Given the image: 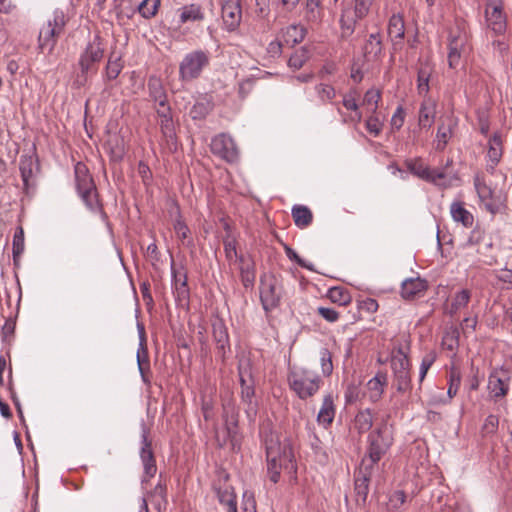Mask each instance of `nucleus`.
<instances>
[{
    "mask_svg": "<svg viewBox=\"0 0 512 512\" xmlns=\"http://www.w3.org/2000/svg\"><path fill=\"white\" fill-rule=\"evenodd\" d=\"M148 91L150 98L156 104V108L169 106L167 103V94L160 79L150 77L148 81Z\"/></svg>",
    "mask_w": 512,
    "mask_h": 512,
    "instance_id": "bb28decb",
    "label": "nucleus"
},
{
    "mask_svg": "<svg viewBox=\"0 0 512 512\" xmlns=\"http://www.w3.org/2000/svg\"><path fill=\"white\" fill-rule=\"evenodd\" d=\"M239 380L241 384V400L245 405V411L249 417L257 413V402L255 401V388L252 380L249 365L239 366Z\"/></svg>",
    "mask_w": 512,
    "mask_h": 512,
    "instance_id": "1a4fd4ad",
    "label": "nucleus"
},
{
    "mask_svg": "<svg viewBox=\"0 0 512 512\" xmlns=\"http://www.w3.org/2000/svg\"><path fill=\"white\" fill-rule=\"evenodd\" d=\"M160 5V0H143L138 5V12L146 19L156 15Z\"/></svg>",
    "mask_w": 512,
    "mask_h": 512,
    "instance_id": "09e8293b",
    "label": "nucleus"
},
{
    "mask_svg": "<svg viewBox=\"0 0 512 512\" xmlns=\"http://www.w3.org/2000/svg\"><path fill=\"white\" fill-rule=\"evenodd\" d=\"M471 299V291L468 289H462L461 291L457 292L455 296L453 297L451 307L449 310V314L453 316L456 314L460 309L466 307Z\"/></svg>",
    "mask_w": 512,
    "mask_h": 512,
    "instance_id": "37998d69",
    "label": "nucleus"
},
{
    "mask_svg": "<svg viewBox=\"0 0 512 512\" xmlns=\"http://www.w3.org/2000/svg\"><path fill=\"white\" fill-rule=\"evenodd\" d=\"M373 425V414L370 409H365L357 413L353 422V429L358 434L368 432Z\"/></svg>",
    "mask_w": 512,
    "mask_h": 512,
    "instance_id": "4c0bfd02",
    "label": "nucleus"
},
{
    "mask_svg": "<svg viewBox=\"0 0 512 512\" xmlns=\"http://www.w3.org/2000/svg\"><path fill=\"white\" fill-rule=\"evenodd\" d=\"M442 345L450 350L454 351L458 348L459 345V332L457 329H451L447 331L442 339Z\"/></svg>",
    "mask_w": 512,
    "mask_h": 512,
    "instance_id": "5fc2aeb1",
    "label": "nucleus"
},
{
    "mask_svg": "<svg viewBox=\"0 0 512 512\" xmlns=\"http://www.w3.org/2000/svg\"><path fill=\"white\" fill-rule=\"evenodd\" d=\"M267 470L273 483L279 481L281 469L294 470V453L288 442L281 443L270 435L265 439Z\"/></svg>",
    "mask_w": 512,
    "mask_h": 512,
    "instance_id": "f257e3e1",
    "label": "nucleus"
},
{
    "mask_svg": "<svg viewBox=\"0 0 512 512\" xmlns=\"http://www.w3.org/2000/svg\"><path fill=\"white\" fill-rule=\"evenodd\" d=\"M434 71L432 63L428 60H420L417 71V89L419 94L426 95L429 92V81Z\"/></svg>",
    "mask_w": 512,
    "mask_h": 512,
    "instance_id": "393cba45",
    "label": "nucleus"
},
{
    "mask_svg": "<svg viewBox=\"0 0 512 512\" xmlns=\"http://www.w3.org/2000/svg\"><path fill=\"white\" fill-rule=\"evenodd\" d=\"M435 113L434 102L430 100L424 101L419 109V126L425 129L430 128L434 123Z\"/></svg>",
    "mask_w": 512,
    "mask_h": 512,
    "instance_id": "f704fd0d",
    "label": "nucleus"
},
{
    "mask_svg": "<svg viewBox=\"0 0 512 512\" xmlns=\"http://www.w3.org/2000/svg\"><path fill=\"white\" fill-rule=\"evenodd\" d=\"M317 97L323 104L333 103L336 97V90L332 85L319 83L315 86Z\"/></svg>",
    "mask_w": 512,
    "mask_h": 512,
    "instance_id": "a18cd8bd",
    "label": "nucleus"
},
{
    "mask_svg": "<svg viewBox=\"0 0 512 512\" xmlns=\"http://www.w3.org/2000/svg\"><path fill=\"white\" fill-rule=\"evenodd\" d=\"M66 16L62 10H55L52 18L48 19L47 23L40 29L38 42L39 48L44 51L48 49L52 52L58 38L64 33L66 26Z\"/></svg>",
    "mask_w": 512,
    "mask_h": 512,
    "instance_id": "39448f33",
    "label": "nucleus"
},
{
    "mask_svg": "<svg viewBox=\"0 0 512 512\" xmlns=\"http://www.w3.org/2000/svg\"><path fill=\"white\" fill-rule=\"evenodd\" d=\"M391 367L394 373H401L402 371L410 372V361L402 347L393 349Z\"/></svg>",
    "mask_w": 512,
    "mask_h": 512,
    "instance_id": "c9c22d12",
    "label": "nucleus"
},
{
    "mask_svg": "<svg viewBox=\"0 0 512 512\" xmlns=\"http://www.w3.org/2000/svg\"><path fill=\"white\" fill-rule=\"evenodd\" d=\"M335 416V407L333 403V397L329 394L324 397L322 407L317 415V421L319 424L327 427L333 422Z\"/></svg>",
    "mask_w": 512,
    "mask_h": 512,
    "instance_id": "72a5a7b5",
    "label": "nucleus"
},
{
    "mask_svg": "<svg viewBox=\"0 0 512 512\" xmlns=\"http://www.w3.org/2000/svg\"><path fill=\"white\" fill-rule=\"evenodd\" d=\"M394 377L398 392L405 393L411 388L410 372L402 371L401 373H394Z\"/></svg>",
    "mask_w": 512,
    "mask_h": 512,
    "instance_id": "603ef678",
    "label": "nucleus"
},
{
    "mask_svg": "<svg viewBox=\"0 0 512 512\" xmlns=\"http://www.w3.org/2000/svg\"><path fill=\"white\" fill-rule=\"evenodd\" d=\"M435 359H436V355L433 352H430L423 357L421 366H420V381H422L424 379L429 368L434 363Z\"/></svg>",
    "mask_w": 512,
    "mask_h": 512,
    "instance_id": "e2e57ef3",
    "label": "nucleus"
},
{
    "mask_svg": "<svg viewBox=\"0 0 512 512\" xmlns=\"http://www.w3.org/2000/svg\"><path fill=\"white\" fill-rule=\"evenodd\" d=\"M355 94H356L355 91H350L349 93L344 95L342 104L347 110H351V111L358 110L359 107L356 102Z\"/></svg>",
    "mask_w": 512,
    "mask_h": 512,
    "instance_id": "774afa93",
    "label": "nucleus"
},
{
    "mask_svg": "<svg viewBox=\"0 0 512 512\" xmlns=\"http://www.w3.org/2000/svg\"><path fill=\"white\" fill-rule=\"evenodd\" d=\"M171 274L174 294L178 301H187L190 296V290L187 283V272L184 267L176 268L174 260H171Z\"/></svg>",
    "mask_w": 512,
    "mask_h": 512,
    "instance_id": "f3484780",
    "label": "nucleus"
},
{
    "mask_svg": "<svg viewBox=\"0 0 512 512\" xmlns=\"http://www.w3.org/2000/svg\"><path fill=\"white\" fill-rule=\"evenodd\" d=\"M156 112L160 118L159 125L163 137L170 147H176L175 125L171 116L170 106L156 108Z\"/></svg>",
    "mask_w": 512,
    "mask_h": 512,
    "instance_id": "a211bd4d",
    "label": "nucleus"
},
{
    "mask_svg": "<svg viewBox=\"0 0 512 512\" xmlns=\"http://www.w3.org/2000/svg\"><path fill=\"white\" fill-rule=\"evenodd\" d=\"M503 154V142L502 136L499 132H495L488 141V151L487 157L489 159L490 164L488 165V170H494V168L498 165L502 158Z\"/></svg>",
    "mask_w": 512,
    "mask_h": 512,
    "instance_id": "5701e85b",
    "label": "nucleus"
},
{
    "mask_svg": "<svg viewBox=\"0 0 512 512\" xmlns=\"http://www.w3.org/2000/svg\"><path fill=\"white\" fill-rule=\"evenodd\" d=\"M380 98L379 90L370 89L364 95L363 104L372 107V111L375 112Z\"/></svg>",
    "mask_w": 512,
    "mask_h": 512,
    "instance_id": "bf43d9fd",
    "label": "nucleus"
},
{
    "mask_svg": "<svg viewBox=\"0 0 512 512\" xmlns=\"http://www.w3.org/2000/svg\"><path fill=\"white\" fill-rule=\"evenodd\" d=\"M240 276L244 287L248 288L254 284L256 273L255 263L251 257L239 256Z\"/></svg>",
    "mask_w": 512,
    "mask_h": 512,
    "instance_id": "c756f323",
    "label": "nucleus"
},
{
    "mask_svg": "<svg viewBox=\"0 0 512 512\" xmlns=\"http://www.w3.org/2000/svg\"><path fill=\"white\" fill-rule=\"evenodd\" d=\"M318 314L331 323L336 322L339 319V313L332 308L319 307Z\"/></svg>",
    "mask_w": 512,
    "mask_h": 512,
    "instance_id": "338daca9",
    "label": "nucleus"
},
{
    "mask_svg": "<svg viewBox=\"0 0 512 512\" xmlns=\"http://www.w3.org/2000/svg\"><path fill=\"white\" fill-rule=\"evenodd\" d=\"M211 152L228 163L239 160V149L233 138L225 133L215 136L210 144Z\"/></svg>",
    "mask_w": 512,
    "mask_h": 512,
    "instance_id": "9d476101",
    "label": "nucleus"
},
{
    "mask_svg": "<svg viewBox=\"0 0 512 512\" xmlns=\"http://www.w3.org/2000/svg\"><path fill=\"white\" fill-rule=\"evenodd\" d=\"M373 473V469H365L364 465L360 464L359 467V475L355 479V492L357 496V501H362L365 503L368 492H369V482Z\"/></svg>",
    "mask_w": 512,
    "mask_h": 512,
    "instance_id": "b1692460",
    "label": "nucleus"
},
{
    "mask_svg": "<svg viewBox=\"0 0 512 512\" xmlns=\"http://www.w3.org/2000/svg\"><path fill=\"white\" fill-rule=\"evenodd\" d=\"M405 166L407 170L416 177L434 184L446 177L443 171L430 169L427 165L424 164L420 157L407 159L405 161Z\"/></svg>",
    "mask_w": 512,
    "mask_h": 512,
    "instance_id": "9b49d317",
    "label": "nucleus"
},
{
    "mask_svg": "<svg viewBox=\"0 0 512 512\" xmlns=\"http://www.w3.org/2000/svg\"><path fill=\"white\" fill-rule=\"evenodd\" d=\"M485 15L488 27L495 34H502L505 32L507 23L506 17L503 13V6L501 0H494L492 2L487 3Z\"/></svg>",
    "mask_w": 512,
    "mask_h": 512,
    "instance_id": "f8f14e48",
    "label": "nucleus"
},
{
    "mask_svg": "<svg viewBox=\"0 0 512 512\" xmlns=\"http://www.w3.org/2000/svg\"><path fill=\"white\" fill-rule=\"evenodd\" d=\"M142 447L140 451V457L144 466V472L148 478L153 477L157 471L154 453L152 450V442L149 439V429L142 426Z\"/></svg>",
    "mask_w": 512,
    "mask_h": 512,
    "instance_id": "2eb2a0df",
    "label": "nucleus"
},
{
    "mask_svg": "<svg viewBox=\"0 0 512 512\" xmlns=\"http://www.w3.org/2000/svg\"><path fill=\"white\" fill-rule=\"evenodd\" d=\"M137 363L143 382L149 384L150 379L148 377V373H150V362L148 359L147 348L143 343L140 344V348L137 352Z\"/></svg>",
    "mask_w": 512,
    "mask_h": 512,
    "instance_id": "a19ab883",
    "label": "nucleus"
},
{
    "mask_svg": "<svg viewBox=\"0 0 512 512\" xmlns=\"http://www.w3.org/2000/svg\"><path fill=\"white\" fill-rule=\"evenodd\" d=\"M371 4L372 0H355V9L352 12L356 18L362 19L368 14Z\"/></svg>",
    "mask_w": 512,
    "mask_h": 512,
    "instance_id": "052dcab7",
    "label": "nucleus"
},
{
    "mask_svg": "<svg viewBox=\"0 0 512 512\" xmlns=\"http://www.w3.org/2000/svg\"><path fill=\"white\" fill-rule=\"evenodd\" d=\"M12 252H13V261L14 264L17 265L22 253L25 249V242H24V230L22 227H18L14 236H13V243H12Z\"/></svg>",
    "mask_w": 512,
    "mask_h": 512,
    "instance_id": "c03bdc74",
    "label": "nucleus"
},
{
    "mask_svg": "<svg viewBox=\"0 0 512 512\" xmlns=\"http://www.w3.org/2000/svg\"><path fill=\"white\" fill-rule=\"evenodd\" d=\"M209 63V51L198 49L187 53L179 64L180 80L189 82L197 79Z\"/></svg>",
    "mask_w": 512,
    "mask_h": 512,
    "instance_id": "423d86ee",
    "label": "nucleus"
},
{
    "mask_svg": "<svg viewBox=\"0 0 512 512\" xmlns=\"http://www.w3.org/2000/svg\"><path fill=\"white\" fill-rule=\"evenodd\" d=\"M105 52V45L103 39L99 34H96L92 41H90L84 51L79 57V67L83 73H96L94 65L99 63Z\"/></svg>",
    "mask_w": 512,
    "mask_h": 512,
    "instance_id": "6e6552de",
    "label": "nucleus"
},
{
    "mask_svg": "<svg viewBox=\"0 0 512 512\" xmlns=\"http://www.w3.org/2000/svg\"><path fill=\"white\" fill-rule=\"evenodd\" d=\"M235 512H256V502L252 493L244 492L240 509L238 510L236 504Z\"/></svg>",
    "mask_w": 512,
    "mask_h": 512,
    "instance_id": "4d7b16f0",
    "label": "nucleus"
},
{
    "mask_svg": "<svg viewBox=\"0 0 512 512\" xmlns=\"http://www.w3.org/2000/svg\"><path fill=\"white\" fill-rule=\"evenodd\" d=\"M283 248H284L285 254L289 258V260L296 262L302 268H305L310 271H314L313 264L308 263L304 259H302L297 254V252L294 249H292L289 245L283 244Z\"/></svg>",
    "mask_w": 512,
    "mask_h": 512,
    "instance_id": "6e6d98bb",
    "label": "nucleus"
},
{
    "mask_svg": "<svg viewBox=\"0 0 512 512\" xmlns=\"http://www.w3.org/2000/svg\"><path fill=\"white\" fill-rule=\"evenodd\" d=\"M466 40L464 37H452L449 42L448 65L456 69L460 65L462 52L465 50Z\"/></svg>",
    "mask_w": 512,
    "mask_h": 512,
    "instance_id": "cd10ccee",
    "label": "nucleus"
},
{
    "mask_svg": "<svg viewBox=\"0 0 512 512\" xmlns=\"http://www.w3.org/2000/svg\"><path fill=\"white\" fill-rule=\"evenodd\" d=\"M310 55L307 49L304 47L296 50L288 59V66L294 70H298L303 67Z\"/></svg>",
    "mask_w": 512,
    "mask_h": 512,
    "instance_id": "de8ad7c7",
    "label": "nucleus"
},
{
    "mask_svg": "<svg viewBox=\"0 0 512 512\" xmlns=\"http://www.w3.org/2000/svg\"><path fill=\"white\" fill-rule=\"evenodd\" d=\"M222 19L228 31L236 30L242 20L241 0H224L222 3Z\"/></svg>",
    "mask_w": 512,
    "mask_h": 512,
    "instance_id": "4468645a",
    "label": "nucleus"
},
{
    "mask_svg": "<svg viewBox=\"0 0 512 512\" xmlns=\"http://www.w3.org/2000/svg\"><path fill=\"white\" fill-rule=\"evenodd\" d=\"M364 56L367 61H376L378 60L383 51V45L380 33H372L369 35L365 45H364Z\"/></svg>",
    "mask_w": 512,
    "mask_h": 512,
    "instance_id": "c85d7f7f",
    "label": "nucleus"
},
{
    "mask_svg": "<svg viewBox=\"0 0 512 512\" xmlns=\"http://www.w3.org/2000/svg\"><path fill=\"white\" fill-rule=\"evenodd\" d=\"M255 13L260 19H266L270 14L269 0H255Z\"/></svg>",
    "mask_w": 512,
    "mask_h": 512,
    "instance_id": "0e129e2a",
    "label": "nucleus"
},
{
    "mask_svg": "<svg viewBox=\"0 0 512 512\" xmlns=\"http://www.w3.org/2000/svg\"><path fill=\"white\" fill-rule=\"evenodd\" d=\"M33 161L31 157H26L20 160V172L22 176V180L25 185H28L29 179L33 174Z\"/></svg>",
    "mask_w": 512,
    "mask_h": 512,
    "instance_id": "13d9d810",
    "label": "nucleus"
},
{
    "mask_svg": "<svg viewBox=\"0 0 512 512\" xmlns=\"http://www.w3.org/2000/svg\"><path fill=\"white\" fill-rule=\"evenodd\" d=\"M355 14L351 10H346L342 13L340 18L342 37L350 36L355 28Z\"/></svg>",
    "mask_w": 512,
    "mask_h": 512,
    "instance_id": "49530a36",
    "label": "nucleus"
},
{
    "mask_svg": "<svg viewBox=\"0 0 512 512\" xmlns=\"http://www.w3.org/2000/svg\"><path fill=\"white\" fill-rule=\"evenodd\" d=\"M512 371L501 367L494 368L488 377L487 390L490 400L498 402L505 398L510 389Z\"/></svg>",
    "mask_w": 512,
    "mask_h": 512,
    "instance_id": "0eeeda50",
    "label": "nucleus"
},
{
    "mask_svg": "<svg viewBox=\"0 0 512 512\" xmlns=\"http://www.w3.org/2000/svg\"><path fill=\"white\" fill-rule=\"evenodd\" d=\"M450 213L454 221L462 223L463 226L470 228L473 225L474 217L462 202H453L450 207Z\"/></svg>",
    "mask_w": 512,
    "mask_h": 512,
    "instance_id": "2f4dec72",
    "label": "nucleus"
},
{
    "mask_svg": "<svg viewBox=\"0 0 512 512\" xmlns=\"http://www.w3.org/2000/svg\"><path fill=\"white\" fill-rule=\"evenodd\" d=\"M288 383L300 399L314 396L322 384L321 377L309 369H296L288 374Z\"/></svg>",
    "mask_w": 512,
    "mask_h": 512,
    "instance_id": "20e7f679",
    "label": "nucleus"
},
{
    "mask_svg": "<svg viewBox=\"0 0 512 512\" xmlns=\"http://www.w3.org/2000/svg\"><path fill=\"white\" fill-rule=\"evenodd\" d=\"M448 383H449V387H448L447 394H448L449 398H452L457 394V391H458V389L460 387V383H461V373L458 368H456L454 366L451 367L450 372H449V377H448Z\"/></svg>",
    "mask_w": 512,
    "mask_h": 512,
    "instance_id": "8fccbe9b",
    "label": "nucleus"
},
{
    "mask_svg": "<svg viewBox=\"0 0 512 512\" xmlns=\"http://www.w3.org/2000/svg\"><path fill=\"white\" fill-rule=\"evenodd\" d=\"M427 289L425 280L417 278H410L405 280L401 286V296L406 300L414 299L420 296Z\"/></svg>",
    "mask_w": 512,
    "mask_h": 512,
    "instance_id": "a878e982",
    "label": "nucleus"
},
{
    "mask_svg": "<svg viewBox=\"0 0 512 512\" xmlns=\"http://www.w3.org/2000/svg\"><path fill=\"white\" fill-rule=\"evenodd\" d=\"M205 18L204 11L199 4H188L180 9V23L200 22Z\"/></svg>",
    "mask_w": 512,
    "mask_h": 512,
    "instance_id": "473e14b6",
    "label": "nucleus"
},
{
    "mask_svg": "<svg viewBox=\"0 0 512 512\" xmlns=\"http://www.w3.org/2000/svg\"><path fill=\"white\" fill-rule=\"evenodd\" d=\"M474 186L485 209L493 215L498 213L500 211L501 203L493 197L492 189L485 183L481 176H475Z\"/></svg>",
    "mask_w": 512,
    "mask_h": 512,
    "instance_id": "dca6fc26",
    "label": "nucleus"
},
{
    "mask_svg": "<svg viewBox=\"0 0 512 512\" xmlns=\"http://www.w3.org/2000/svg\"><path fill=\"white\" fill-rule=\"evenodd\" d=\"M292 217L295 225L301 229L308 227L313 220L311 210L304 205H295L292 208Z\"/></svg>",
    "mask_w": 512,
    "mask_h": 512,
    "instance_id": "e433bc0d",
    "label": "nucleus"
},
{
    "mask_svg": "<svg viewBox=\"0 0 512 512\" xmlns=\"http://www.w3.org/2000/svg\"><path fill=\"white\" fill-rule=\"evenodd\" d=\"M320 0H306V19L312 23L321 20Z\"/></svg>",
    "mask_w": 512,
    "mask_h": 512,
    "instance_id": "3c124183",
    "label": "nucleus"
},
{
    "mask_svg": "<svg viewBox=\"0 0 512 512\" xmlns=\"http://www.w3.org/2000/svg\"><path fill=\"white\" fill-rule=\"evenodd\" d=\"M366 129L369 133L373 134L374 136H378L382 130V123L379 121V119L375 116H370L366 120Z\"/></svg>",
    "mask_w": 512,
    "mask_h": 512,
    "instance_id": "69168bd1",
    "label": "nucleus"
},
{
    "mask_svg": "<svg viewBox=\"0 0 512 512\" xmlns=\"http://www.w3.org/2000/svg\"><path fill=\"white\" fill-rule=\"evenodd\" d=\"M388 35L392 41L393 50H399L403 46L405 35L404 19L399 14H393L388 23Z\"/></svg>",
    "mask_w": 512,
    "mask_h": 512,
    "instance_id": "6ab92c4d",
    "label": "nucleus"
},
{
    "mask_svg": "<svg viewBox=\"0 0 512 512\" xmlns=\"http://www.w3.org/2000/svg\"><path fill=\"white\" fill-rule=\"evenodd\" d=\"M281 287L275 278H271L266 282H262L260 288V300L265 311L276 308L281 299Z\"/></svg>",
    "mask_w": 512,
    "mask_h": 512,
    "instance_id": "ddd939ff",
    "label": "nucleus"
},
{
    "mask_svg": "<svg viewBox=\"0 0 512 512\" xmlns=\"http://www.w3.org/2000/svg\"><path fill=\"white\" fill-rule=\"evenodd\" d=\"M306 35V29L300 25H290L281 31V38L285 45L294 46L302 42Z\"/></svg>",
    "mask_w": 512,
    "mask_h": 512,
    "instance_id": "7c9ffc66",
    "label": "nucleus"
},
{
    "mask_svg": "<svg viewBox=\"0 0 512 512\" xmlns=\"http://www.w3.org/2000/svg\"><path fill=\"white\" fill-rule=\"evenodd\" d=\"M76 189L88 209L93 212L101 211V204L94 180L88 167L83 162H77L74 167Z\"/></svg>",
    "mask_w": 512,
    "mask_h": 512,
    "instance_id": "7ed1b4c3",
    "label": "nucleus"
},
{
    "mask_svg": "<svg viewBox=\"0 0 512 512\" xmlns=\"http://www.w3.org/2000/svg\"><path fill=\"white\" fill-rule=\"evenodd\" d=\"M322 373L330 376L333 372L332 354L327 348H322L319 352Z\"/></svg>",
    "mask_w": 512,
    "mask_h": 512,
    "instance_id": "864d4df0",
    "label": "nucleus"
},
{
    "mask_svg": "<svg viewBox=\"0 0 512 512\" xmlns=\"http://www.w3.org/2000/svg\"><path fill=\"white\" fill-rule=\"evenodd\" d=\"M212 334L216 342L217 354L224 360L226 350L230 349V343L226 325L222 320H217L212 324Z\"/></svg>",
    "mask_w": 512,
    "mask_h": 512,
    "instance_id": "4be33fe9",
    "label": "nucleus"
},
{
    "mask_svg": "<svg viewBox=\"0 0 512 512\" xmlns=\"http://www.w3.org/2000/svg\"><path fill=\"white\" fill-rule=\"evenodd\" d=\"M455 126V123L452 119H449L448 123L445 124L442 122L438 126L437 130V144L436 149L439 151H442L445 149L449 139L451 138L453 134V127Z\"/></svg>",
    "mask_w": 512,
    "mask_h": 512,
    "instance_id": "ea45409f",
    "label": "nucleus"
},
{
    "mask_svg": "<svg viewBox=\"0 0 512 512\" xmlns=\"http://www.w3.org/2000/svg\"><path fill=\"white\" fill-rule=\"evenodd\" d=\"M124 68V62L122 60V54L116 51V46L111 48L108 56L107 64L103 73L104 82H110L115 80Z\"/></svg>",
    "mask_w": 512,
    "mask_h": 512,
    "instance_id": "412c9836",
    "label": "nucleus"
},
{
    "mask_svg": "<svg viewBox=\"0 0 512 512\" xmlns=\"http://www.w3.org/2000/svg\"><path fill=\"white\" fill-rule=\"evenodd\" d=\"M173 227H174L177 237L180 240L184 241L185 239L188 238V236L190 234V230H189L188 226L186 225V223L181 219L180 215L175 220Z\"/></svg>",
    "mask_w": 512,
    "mask_h": 512,
    "instance_id": "680f3d73",
    "label": "nucleus"
},
{
    "mask_svg": "<svg viewBox=\"0 0 512 512\" xmlns=\"http://www.w3.org/2000/svg\"><path fill=\"white\" fill-rule=\"evenodd\" d=\"M393 438L387 426L382 424L368 435V446L366 454L361 461L364 468L374 469L375 465L382 459L391 447Z\"/></svg>",
    "mask_w": 512,
    "mask_h": 512,
    "instance_id": "f03ea898",
    "label": "nucleus"
},
{
    "mask_svg": "<svg viewBox=\"0 0 512 512\" xmlns=\"http://www.w3.org/2000/svg\"><path fill=\"white\" fill-rule=\"evenodd\" d=\"M327 296L333 303H337L340 306H346L352 301V297L349 291L346 288L340 286L330 288L328 290Z\"/></svg>",
    "mask_w": 512,
    "mask_h": 512,
    "instance_id": "79ce46f5",
    "label": "nucleus"
},
{
    "mask_svg": "<svg viewBox=\"0 0 512 512\" xmlns=\"http://www.w3.org/2000/svg\"><path fill=\"white\" fill-rule=\"evenodd\" d=\"M214 491L219 503L225 508L226 512H235L237 504L236 495L232 486L227 483L222 484L221 479L213 485Z\"/></svg>",
    "mask_w": 512,
    "mask_h": 512,
    "instance_id": "aec40b11",
    "label": "nucleus"
},
{
    "mask_svg": "<svg viewBox=\"0 0 512 512\" xmlns=\"http://www.w3.org/2000/svg\"><path fill=\"white\" fill-rule=\"evenodd\" d=\"M387 384V375L385 373H377L375 377L369 380L367 386L370 391V399L377 401L380 399L384 392V387Z\"/></svg>",
    "mask_w": 512,
    "mask_h": 512,
    "instance_id": "58836bf2",
    "label": "nucleus"
}]
</instances>
